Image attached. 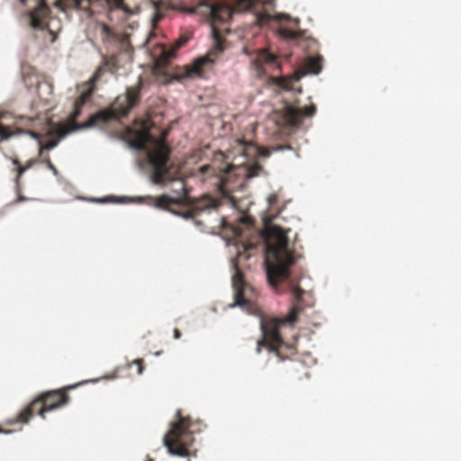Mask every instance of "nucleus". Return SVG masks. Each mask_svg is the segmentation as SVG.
I'll return each instance as SVG.
<instances>
[{"label":"nucleus","instance_id":"f704fd0d","mask_svg":"<svg viewBox=\"0 0 461 461\" xmlns=\"http://www.w3.org/2000/svg\"><path fill=\"white\" fill-rule=\"evenodd\" d=\"M20 2H21L23 5H24V4H25V2H26V0H20Z\"/></svg>","mask_w":461,"mask_h":461},{"label":"nucleus","instance_id":"72a5a7b5","mask_svg":"<svg viewBox=\"0 0 461 461\" xmlns=\"http://www.w3.org/2000/svg\"><path fill=\"white\" fill-rule=\"evenodd\" d=\"M262 155L264 156H268L269 155V151H266V153H261Z\"/></svg>","mask_w":461,"mask_h":461},{"label":"nucleus","instance_id":"dca6fc26","mask_svg":"<svg viewBox=\"0 0 461 461\" xmlns=\"http://www.w3.org/2000/svg\"><path fill=\"white\" fill-rule=\"evenodd\" d=\"M182 190L184 191V194L178 198H172L166 194L154 198L155 205L158 208L168 210L174 212V211L171 209L172 205L184 204L188 199L184 186L182 187Z\"/></svg>","mask_w":461,"mask_h":461},{"label":"nucleus","instance_id":"ddd939ff","mask_svg":"<svg viewBox=\"0 0 461 461\" xmlns=\"http://www.w3.org/2000/svg\"><path fill=\"white\" fill-rule=\"evenodd\" d=\"M251 64L258 77L267 76L268 70L278 71L281 68L277 57L264 49L256 52Z\"/></svg>","mask_w":461,"mask_h":461},{"label":"nucleus","instance_id":"4468645a","mask_svg":"<svg viewBox=\"0 0 461 461\" xmlns=\"http://www.w3.org/2000/svg\"><path fill=\"white\" fill-rule=\"evenodd\" d=\"M220 205V202L210 196L204 195L192 203L190 209L185 214V217H194L201 212L206 210L216 209Z\"/></svg>","mask_w":461,"mask_h":461},{"label":"nucleus","instance_id":"2f4dec72","mask_svg":"<svg viewBox=\"0 0 461 461\" xmlns=\"http://www.w3.org/2000/svg\"><path fill=\"white\" fill-rule=\"evenodd\" d=\"M103 31L106 33V35H110L112 32L111 29L105 24L103 25Z\"/></svg>","mask_w":461,"mask_h":461},{"label":"nucleus","instance_id":"2eb2a0df","mask_svg":"<svg viewBox=\"0 0 461 461\" xmlns=\"http://www.w3.org/2000/svg\"><path fill=\"white\" fill-rule=\"evenodd\" d=\"M191 34L190 33H183L181 34L177 40H176L173 44L166 48L164 47L161 55L160 59L163 62H168L171 59H173L176 55V52L182 48L184 45L187 43V41L190 40Z\"/></svg>","mask_w":461,"mask_h":461},{"label":"nucleus","instance_id":"c756f323","mask_svg":"<svg viewBox=\"0 0 461 461\" xmlns=\"http://www.w3.org/2000/svg\"><path fill=\"white\" fill-rule=\"evenodd\" d=\"M37 162V159H30L26 162L24 165V167H26V170L32 167L35 163Z\"/></svg>","mask_w":461,"mask_h":461},{"label":"nucleus","instance_id":"c85d7f7f","mask_svg":"<svg viewBox=\"0 0 461 461\" xmlns=\"http://www.w3.org/2000/svg\"><path fill=\"white\" fill-rule=\"evenodd\" d=\"M27 200H28L27 197H25V196H23L22 194H19L18 197L14 201H13L10 204L11 205H14V204H17V203H19L21 202H24V201H27Z\"/></svg>","mask_w":461,"mask_h":461},{"label":"nucleus","instance_id":"412c9836","mask_svg":"<svg viewBox=\"0 0 461 461\" xmlns=\"http://www.w3.org/2000/svg\"><path fill=\"white\" fill-rule=\"evenodd\" d=\"M278 33L281 37L287 40H294L301 36V32L285 26H280Z\"/></svg>","mask_w":461,"mask_h":461},{"label":"nucleus","instance_id":"5701e85b","mask_svg":"<svg viewBox=\"0 0 461 461\" xmlns=\"http://www.w3.org/2000/svg\"><path fill=\"white\" fill-rule=\"evenodd\" d=\"M261 171H263V167L261 165L256 163V164L250 165L247 168V176L249 177H254V176H258Z\"/></svg>","mask_w":461,"mask_h":461},{"label":"nucleus","instance_id":"6e6552de","mask_svg":"<svg viewBox=\"0 0 461 461\" xmlns=\"http://www.w3.org/2000/svg\"><path fill=\"white\" fill-rule=\"evenodd\" d=\"M213 47L204 55L196 59L191 65L185 68V77H203L204 72L211 69L224 50L225 40L220 31L212 25Z\"/></svg>","mask_w":461,"mask_h":461},{"label":"nucleus","instance_id":"0eeeda50","mask_svg":"<svg viewBox=\"0 0 461 461\" xmlns=\"http://www.w3.org/2000/svg\"><path fill=\"white\" fill-rule=\"evenodd\" d=\"M93 94V89H87L86 91L83 92L75 101L74 103V111L69 115V124H59L57 128V130L54 132L50 131L49 135H54L53 138L47 140L45 143H42L40 141V149H39V156L43 157L45 156V150H50L55 148L59 141L67 136L68 133L73 131L74 130L79 128L77 124L76 123L77 118L79 116L81 113L82 107L85 105V104L91 98Z\"/></svg>","mask_w":461,"mask_h":461},{"label":"nucleus","instance_id":"423d86ee","mask_svg":"<svg viewBox=\"0 0 461 461\" xmlns=\"http://www.w3.org/2000/svg\"><path fill=\"white\" fill-rule=\"evenodd\" d=\"M140 88V83L137 86L129 87L124 95L116 97L108 109L91 116L88 125H100L126 116L130 110L139 103Z\"/></svg>","mask_w":461,"mask_h":461},{"label":"nucleus","instance_id":"7ed1b4c3","mask_svg":"<svg viewBox=\"0 0 461 461\" xmlns=\"http://www.w3.org/2000/svg\"><path fill=\"white\" fill-rule=\"evenodd\" d=\"M149 121L136 120L135 128H128L127 133L131 146L147 152L148 161L150 165L154 184L162 185L175 179L173 163L169 160L170 149L164 139H156L149 132Z\"/></svg>","mask_w":461,"mask_h":461},{"label":"nucleus","instance_id":"cd10ccee","mask_svg":"<svg viewBox=\"0 0 461 461\" xmlns=\"http://www.w3.org/2000/svg\"><path fill=\"white\" fill-rule=\"evenodd\" d=\"M240 221H241V223H243L244 225H246L248 227L252 226L254 224L253 218L250 216H248V215L243 216L240 219Z\"/></svg>","mask_w":461,"mask_h":461},{"label":"nucleus","instance_id":"393cba45","mask_svg":"<svg viewBox=\"0 0 461 461\" xmlns=\"http://www.w3.org/2000/svg\"><path fill=\"white\" fill-rule=\"evenodd\" d=\"M40 158H41V161L43 164H45L46 167L54 173V175H58V169L54 166V164L51 162L50 158L48 154L43 157H40Z\"/></svg>","mask_w":461,"mask_h":461},{"label":"nucleus","instance_id":"473e14b6","mask_svg":"<svg viewBox=\"0 0 461 461\" xmlns=\"http://www.w3.org/2000/svg\"><path fill=\"white\" fill-rule=\"evenodd\" d=\"M254 248H255V245H253L252 243H249L248 245L245 246L246 250H249V249H251Z\"/></svg>","mask_w":461,"mask_h":461},{"label":"nucleus","instance_id":"4be33fe9","mask_svg":"<svg viewBox=\"0 0 461 461\" xmlns=\"http://www.w3.org/2000/svg\"><path fill=\"white\" fill-rule=\"evenodd\" d=\"M106 2L110 8L121 9L126 13H130V10L124 4L123 0H106Z\"/></svg>","mask_w":461,"mask_h":461},{"label":"nucleus","instance_id":"bb28decb","mask_svg":"<svg viewBox=\"0 0 461 461\" xmlns=\"http://www.w3.org/2000/svg\"><path fill=\"white\" fill-rule=\"evenodd\" d=\"M277 84L280 87L284 88V89H290L291 88V81L285 78V77H280L277 79Z\"/></svg>","mask_w":461,"mask_h":461},{"label":"nucleus","instance_id":"20e7f679","mask_svg":"<svg viewBox=\"0 0 461 461\" xmlns=\"http://www.w3.org/2000/svg\"><path fill=\"white\" fill-rule=\"evenodd\" d=\"M77 384L68 385L57 390L46 391L35 397L19 413L8 420V424H26L35 415L45 419V413L67 405L69 401L68 392L76 388Z\"/></svg>","mask_w":461,"mask_h":461},{"label":"nucleus","instance_id":"9b49d317","mask_svg":"<svg viewBox=\"0 0 461 461\" xmlns=\"http://www.w3.org/2000/svg\"><path fill=\"white\" fill-rule=\"evenodd\" d=\"M259 153V149L250 141L237 139L234 140V144L228 155H225L221 151H218L213 155V163L223 162L226 158H232L236 159V157L240 156L244 159L240 161V165H244L248 158H253Z\"/></svg>","mask_w":461,"mask_h":461},{"label":"nucleus","instance_id":"6ab92c4d","mask_svg":"<svg viewBox=\"0 0 461 461\" xmlns=\"http://www.w3.org/2000/svg\"><path fill=\"white\" fill-rule=\"evenodd\" d=\"M268 202V212H269V217L274 219L276 218L280 212L281 209L277 207V202H278V196L276 194H272L267 198Z\"/></svg>","mask_w":461,"mask_h":461},{"label":"nucleus","instance_id":"a878e982","mask_svg":"<svg viewBox=\"0 0 461 461\" xmlns=\"http://www.w3.org/2000/svg\"><path fill=\"white\" fill-rule=\"evenodd\" d=\"M132 365L137 366V374L141 375L144 369V361L142 358H138L133 360L131 363H129V367H131Z\"/></svg>","mask_w":461,"mask_h":461},{"label":"nucleus","instance_id":"39448f33","mask_svg":"<svg viewBox=\"0 0 461 461\" xmlns=\"http://www.w3.org/2000/svg\"><path fill=\"white\" fill-rule=\"evenodd\" d=\"M176 417L177 420L172 423L171 429L164 436V445L172 455L188 456L189 447L194 440V435L201 432L204 425L199 420L184 417L181 410L176 411Z\"/></svg>","mask_w":461,"mask_h":461},{"label":"nucleus","instance_id":"7c9ffc66","mask_svg":"<svg viewBox=\"0 0 461 461\" xmlns=\"http://www.w3.org/2000/svg\"><path fill=\"white\" fill-rule=\"evenodd\" d=\"M181 338V332L178 329L174 330V339H178Z\"/></svg>","mask_w":461,"mask_h":461},{"label":"nucleus","instance_id":"b1692460","mask_svg":"<svg viewBox=\"0 0 461 461\" xmlns=\"http://www.w3.org/2000/svg\"><path fill=\"white\" fill-rule=\"evenodd\" d=\"M13 164L15 166V171H16V182L19 181L20 177L23 175V173L26 171V167L24 166L21 165L20 160L17 158H12Z\"/></svg>","mask_w":461,"mask_h":461},{"label":"nucleus","instance_id":"f3484780","mask_svg":"<svg viewBox=\"0 0 461 461\" xmlns=\"http://www.w3.org/2000/svg\"><path fill=\"white\" fill-rule=\"evenodd\" d=\"M321 56L309 57L303 64L304 73L319 74L322 69Z\"/></svg>","mask_w":461,"mask_h":461},{"label":"nucleus","instance_id":"9d476101","mask_svg":"<svg viewBox=\"0 0 461 461\" xmlns=\"http://www.w3.org/2000/svg\"><path fill=\"white\" fill-rule=\"evenodd\" d=\"M316 113V106L311 104L304 108L285 104V107L276 113L277 122L285 127H298L304 117H311Z\"/></svg>","mask_w":461,"mask_h":461},{"label":"nucleus","instance_id":"aec40b11","mask_svg":"<svg viewBox=\"0 0 461 461\" xmlns=\"http://www.w3.org/2000/svg\"><path fill=\"white\" fill-rule=\"evenodd\" d=\"M112 63H113L112 59H109L107 58L104 59V63L96 69V71L95 72V74L91 79L93 84L97 83L100 80L103 74L105 71H107L108 69H110Z\"/></svg>","mask_w":461,"mask_h":461},{"label":"nucleus","instance_id":"f8f14e48","mask_svg":"<svg viewBox=\"0 0 461 461\" xmlns=\"http://www.w3.org/2000/svg\"><path fill=\"white\" fill-rule=\"evenodd\" d=\"M50 13L49 5L45 0H40L37 7L26 14L29 26L34 30L48 31L51 35V42L55 41L56 34L50 30L47 18Z\"/></svg>","mask_w":461,"mask_h":461},{"label":"nucleus","instance_id":"c9c22d12","mask_svg":"<svg viewBox=\"0 0 461 461\" xmlns=\"http://www.w3.org/2000/svg\"><path fill=\"white\" fill-rule=\"evenodd\" d=\"M149 461H153L152 459H149Z\"/></svg>","mask_w":461,"mask_h":461},{"label":"nucleus","instance_id":"1a4fd4ad","mask_svg":"<svg viewBox=\"0 0 461 461\" xmlns=\"http://www.w3.org/2000/svg\"><path fill=\"white\" fill-rule=\"evenodd\" d=\"M27 120L32 122V117L19 116L14 117L10 113L0 111V142L9 140L14 136L23 134L24 132L30 134L34 139H39L40 134L32 131H23L17 126L18 121Z\"/></svg>","mask_w":461,"mask_h":461},{"label":"nucleus","instance_id":"a211bd4d","mask_svg":"<svg viewBox=\"0 0 461 461\" xmlns=\"http://www.w3.org/2000/svg\"><path fill=\"white\" fill-rule=\"evenodd\" d=\"M236 167L233 165V164H228L227 166H225L224 167H217V168H213V166L212 165H203L200 167V172L202 174H207L209 173L211 170H212L213 172H219L221 175V178L222 180H224L227 176Z\"/></svg>","mask_w":461,"mask_h":461},{"label":"nucleus","instance_id":"f257e3e1","mask_svg":"<svg viewBox=\"0 0 461 461\" xmlns=\"http://www.w3.org/2000/svg\"><path fill=\"white\" fill-rule=\"evenodd\" d=\"M290 230H285L277 225H273L266 231V267L268 283L276 292H281L279 285H285L293 296V304L286 316L266 317L261 313L257 303L258 291L247 283L242 271L236 263H233L234 275L232 276V286L234 289V303L241 307L250 314L260 318L262 339L257 343V353H260L262 348L275 353L280 360L289 359L296 354L294 343H285L281 336L280 329L283 326H293L297 321L299 313L303 311L302 297L305 291L290 280V267L295 263L294 249L291 247L287 233Z\"/></svg>","mask_w":461,"mask_h":461},{"label":"nucleus","instance_id":"f03ea898","mask_svg":"<svg viewBox=\"0 0 461 461\" xmlns=\"http://www.w3.org/2000/svg\"><path fill=\"white\" fill-rule=\"evenodd\" d=\"M197 4L187 7L184 1L178 0H158L153 2L157 19L163 16L162 12L167 9L181 10L188 13H195L201 6H205L210 14L212 23H225L231 18L234 12L251 11L256 15V23L259 26L268 24L272 20L291 21L298 26V18H291L288 14H279L271 15L267 6H271L273 0H237L234 7L224 2L208 4L209 0H196Z\"/></svg>","mask_w":461,"mask_h":461}]
</instances>
